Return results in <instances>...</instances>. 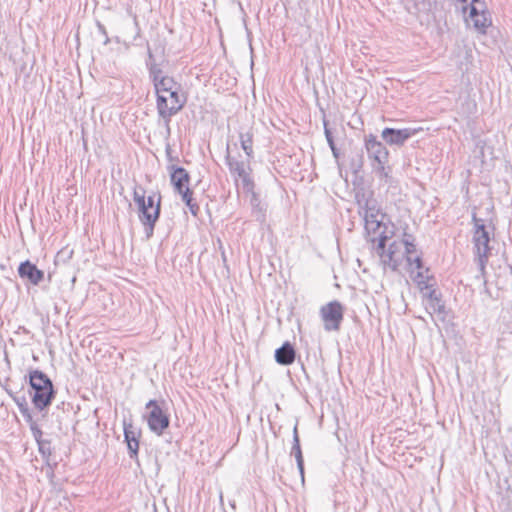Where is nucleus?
I'll use <instances>...</instances> for the list:
<instances>
[{
	"mask_svg": "<svg viewBox=\"0 0 512 512\" xmlns=\"http://www.w3.org/2000/svg\"><path fill=\"white\" fill-rule=\"evenodd\" d=\"M387 238L388 237L385 235L370 238V241L374 244L373 249L379 256L380 263L384 270H398L404 259L406 260L407 270L412 279L416 273L426 270L411 235L405 234L402 240H394L389 244L388 250H385Z\"/></svg>",
	"mask_w": 512,
	"mask_h": 512,
	"instance_id": "1",
	"label": "nucleus"
},
{
	"mask_svg": "<svg viewBox=\"0 0 512 512\" xmlns=\"http://www.w3.org/2000/svg\"><path fill=\"white\" fill-rule=\"evenodd\" d=\"M472 244L475 261L479 266V270L483 275L485 273L486 264L491 255L492 247L490 242L492 239L494 228L486 225L485 220L478 218L476 213L472 215Z\"/></svg>",
	"mask_w": 512,
	"mask_h": 512,
	"instance_id": "2",
	"label": "nucleus"
},
{
	"mask_svg": "<svg viewBox=\"0 0 512 512\" xmlns=\"http://www.w3.org/2000/svg\"><path fill=\"white\" fill-rule=\"evenodd\" d=\"M413 281L417 284L423 296V303L426 311L431 315H436L441 321L446 319V307L441 298V293L438 292L433 286V277L429 275V270L426 268L424 272H418L413 276Z\"/></svg>",
	"mask_w": 512,
	"mask_h": 512,
	"instance_id": "3",
	"label": "nucleus"
},
{
	"mask_svg": "<svg viewBox=\"0 0 512 512\" xmlns=\"http://www.w3.org/2000/svg\"><path fill=\"white\" fill-rule=\"evenodd\" d=\"M357 203L359 206V213L363 215L365 221V229L369 235L373 234L374 237L383 235V218L377 201L372 197H366L365 194H357Z\"/></svg>",
	"mask_w": 512,
	"mask_h": 512,
	"instance_id": "4",
	"label": "nucleus"
},
{
	"mask_svg": "<svg viewBox=\"0 0 512 512\" xmlns=\"http://www.w3.org/2000/svg\"><path fill=\"white\" fill-rule=\"evenodd\" d=\"M250 160H240L235 156H232L229 151V145L227 146V154L225 156V163L228 166L230 175L232 176L234 183L238 189L242 192H251L252 187H255L254 180L252 178V168L250 166Z\"/></svg>",
	"mask_w": 512,
	"mask_h": 512,
	"instance_id": "5",
	"label": "nucleus"
},
{
	"mask_svg": "<svg viewBox=\"0 0 512 512\" xmlns=\"http://www.w3.org/2000/svg\"><path fill=\"white\" fill-rule=\"evenodd\" d=\"M29 382L32 390V403L38 410L49 406L54 398L52 381L40 370H33L29 374Z\"/></svg>",
	"mask_w": 512,
	"mask_h": 512,
	"instance_id": "6",
	"label": "nucleus"
},
{
	"mask_svg": "<svg viewBox=\"0 0 512 512\" xmlns=\"http://www.w3.org/2000/svg\"><path fill=\"white\" fill-rule=\"evenodd\" d=\"M186 104V97L182 90H171L156 96V108L158 115L169 128L171 118L176 115Z\"/></svg>",
	"mask_w": 512,
	"mask_h": 512,
	"instance_id": "7",
	"label": "nucleus"
},
{
	"mask_svg": "<svg viewBox=\"0 0 512 512\" xmlns=\"http://www.w3.org/2000/svg\"><path fill=\"white\" fill-rule=\"evenodd\" d=\"M171 183L175 191L181 195L183 202L189 207L190 212L196 216L199 211V205L193 200V192L189 188L190 176L182 167H172Z\"/></svg>",
	"mask_w": 512,
	"mask_h": 512,
	"instance_id": "8",
	"label": "nucleus"
},
{
	"mask_svg": "<svg viewBox=\"0 0 512 512\" xmlns=\"http://www.w3.org/2000/svg\"><path fill=\"white\" fill-rule=\"evenodd\" d=\"M364 143L373 169L380 175H386L385 165L389 159V151L386 146L373 134L366 135Z\"/></svg>",
	"mask_w": 512,
	"mask_h": 512,
	"instance_id": "9",
	"label": "nucleus"
},
{
	"mask_svg": "<svg viewBox=\"0 0 512 512\" xmlns=\"http://www.w3.org/2000/svg\"><path fill=\"white\" fill-rule=\"evenodd\" d=\"M149 61L147 67L149 77L153 83L156 96L171 90H182L181 85L177 83L173 77L166 75L163 70L153 60V55L148 50Z\"/></svg>",
	"mask_w": 512,
	"mask_h": 512,
	"instance_id": "10",
	"label": "nucleus"
},
{
	"mask_svg": "<svg viewBox=\"0 0 512 512\" xmlns=\"http://www.w3.org/2000/svg\"><path fill=\"white\" fill-rule=\"evenodd\" d=\"M133 201L138 208L139 220L145 221L146 217L153 216V212L159 205L161 209V195L152 193L146 197V191L142 186H135L133 189Z\"/></svg>",
	"mask_w": 512,
	"mask_h": 512,
	"instance_id": "11",
	"label": "nucleus"
},
{
	"mask_svg": "<svg viewBox=\"0 0 512 512\" xmlns=\"http://www.w3.org/2000/svg\"><path fill=\"white\" fill-rule=\"evenodd\" d=\"M146 409L148 410L147 424L149 429L156 435L161 436L165 429L169 427V416L156 400H150L146 404Z\"/></svg>",
	"mask_w": 512,
	"mask_h": 512,
	"instance_id": "12",
	"label": "nucleus"
},
{
	"mask_svg": "<svg viewBox=\"0 0 512 512\" xmlns=\"http://www.w3.org/2000/svg\"><path fill=\"white\" fill-rule=\"evenodd\" d=\"M320 317L326 331H338L344 317V307L339 301H331L320 308Z\"/></svg>",
	"mask_w": 512,
	"mask_h": 512,
	"instance_id": "13",
	"label": "nucleus"
},
{
	"mask_svg": "<svg viewBox=\"0 0 512 512\" xmlns=\"http://www.w3.org/2000/svg\"><path fill=\"white\" fill-rule=\"evenodd\" d=\"M468 26H471L480 34H485L487 28L491 25L489 13L485 10L483 2L475 0L470 2L469 15L466 18Z\"/></svg>",
	"mask_w": 512,
	"mask_h": 512,
	"instance_id": "14",
	"label": "nucleus"
},
{
	"mask_svg": "<svg viewBox=\"0 0 512 512\" xmlns=\"http://www.w3.org/2000/svg\"><path fill=\"white\" fill-rule=\"evenodd\" d=\"M423 131L421 127L394 129L386 127L381 132L382 139L390 146H403L411 137Z\"/></svg>",
	"mask_w": 512,
	"mask_h": 512,
	"instance_id": "15",
	"label": "nucleus"
},
{
	"mask_svg": "<svg viewBox=\"0 0 512 512\" xmlns=\"http://www.w3.org/2000/svg\"><path fill=\"white\" fill-rule=\"evenodd\" d=\"M124 440L127 444L129 457L133 460L138 459L139 440L141 431L131 421L123 420Z\"/></svg>",
	"mask_w": 512,
	"mask_h": 512,
	"instance_id": "16",
	"label": "nucleus"
},
{
	"mask_svg": "<svg viewBox=\"0 0 512 512\" xmlns=\"http://www.w3.org/2000/svg\"><path fill=\"white\" fill-rule=\"evenodd\" d=\"M18 274L21 278L28 279L33 285H38L44 279V272L28 260L19 265Z\"/></svg>",
	"mask_w": 512,
	"mask_h": 512,
	"instance_id": "17",
	"label": "nucleus"
},
{
	"mask_svg": "<svg viewBox=\"0 0 512 512\" xmlns=\"http://www.w3.org/2000/svg\"><path fill=\"white\" fill-rule=\"evenodd\" d=\"M246 196L249 197V203L252 209V214L258 221H264L266 206L260 199L258 193L255 192V187H252L251 192H243Z\"/></svg>",
	"mask_w": 512,
	"mask_h": 512,
	"instance_id": "18",
	"label": "nucleus"
},
{
	"mask_svg": "<svg viewBox=\"0 0 512 512\" xmlns=\"http://www.w3.org/2000/svg\"><path fill=\"white\" fill-rule=\"evenodd\" d=\"M296 352L289 342H285L275 351V360L280 365H291L295 360Z\"/></svg>",
	"mask_w": 512,
	"mask_h": 512,
	"instance_id": "19",
	"label": "nucleus"
},
{
	"mask_svg": "<svg viewBox=\"0 0 512 512\" xmlns=\"http://www.w3.org/2000/svg\"><path fill=\"white\" fill-rule=\"evenodd\" d=\"M239 140L241 148L243 149L247 158L252 159L254 157L253 133L251 131L240 132Z\"/></svg>",
	"mask_w": 512,
	"mask_h": 512,
	"instance_id": "20",
	"label": "nucleus"
},
{
	"mask_svg": "<svg viewBox=\"0 0 512 512\" xmlns=\"http://www.w3.org/2000/svg\"><path fill=\"white\" fill-rule=\"evenodd\" d=\"M159 219V206L155 209L153 212V216L146 217L145 221H141L142 225L144 226L145 234L147 238L152 237L154 232V227L156 222Z\"/></svg>",
	"mask_w": 512,
	"mask_h": 512,
	"instance_id": "21",
	"label": "nucleus"
},
{
	"mask_svg": "<svg viewBox=\"0 0 512 512\" xmlns=\"http://www.w3.org/2000/svg\"><path fill=\"white\" fill-rule=\"evenodd\" d=\"M291 455H293L296 459L297 467L300 472L302 481H304V460L302 455L301 447H292Z\"/></svg>",
	"mask_w": 512,
	"mask_h": 512,
	"instance_id": "22",
	"label": "nucleus"
},
{
	"mask_svg": "<svg viewBox=\"0 0 512 512\" xmlns=\"http://www.w3.org/2000/svg\"><path fill=\"white\" fill-rule=\"evenodd\" d=\"M37 445H38V450H39L40 454L44 458L48 459L52 454L50 441L46 440V439L43 441H38Z\"/></svg>",
	"mask_w": 512,
	"mask_h": 512,
	"instance_id": "23",
	"label": "nucleus"
},
{
	"mask_svg": "<svg viewBox=\"0 0 512 512\" xmlns=\"http://www.w3.org/2000/svg\"><path fill=\"white\" fill-rule=\"evenodd\" d=\"M30 429H31L32 435H33V437H34V439L36 440L37 443H38V441H43L44 440L42 438V435H43L42 430L40 429V427L35 422H31Z\"/></svg>",
	"mask_w": 512,
	"mask_h": 512,
	"instance_id": "24",
	"label": "nucleus"
},
{
	"mask_svg": "<svg viewBox=\"0 0 512 512\" xmlns=\"http://www.w3.org/2000/svg\"><path fill=\"white\" fill-rule=\"evenodd\" d=\"M324 132H325V137H326V140H327L329 146L334 145L335 144L334 143V138L332 136L331 131L328 129L326 122H324Z\"/></svg>",
	"mask_w": 512,
	"mask_h": 512,
	"instance_id": "25",
	"label": "nucleus"
},
{
	"mask_svg": "<svg viewBox=\"0 0 512 512\" xmlns=\"http://www.w3.org/2000/svg\"><path fill=\"white\" fill-rule=\"evenodd\" d=\"M292 447H300V439L298 435L297 425L293 429V445Z\"/></svg>",
	"mask_w": 512,
	"mask_h": 512,
	"instance_id": "26",
	"label": "nucleus"
},
{
	"mask_svg": "<svg viewBox=\"0 0 512 512\" xmlns=\"http://www.w3.org/2000/svg\"><path fill=\"white\" fill-rule=\"evenodd\" d=\"M97 27H98V30L100 31V33L105 37L104 44H108L110 40H109V37L107 35L104 25L101 24L100 22H98Z\"/></svg>",
	"mask_w": 512,
	"mask_h": 512,
	"instance_id": "27",
	"label": "nucleus"
},
{
	"mask_svg": "<svg viewBox=\"0 0 512 512\" xmlns=\"http://www.w3.org/2000/svg\"><path fill=\"white\" fill-rule=\"evenodd\" d=\"M329 147L331 148L333 155H334L335 157H338V150H337V148H336L335 144H334V145H332V146H329Z\"/></svg>",
	"mask_w": 512,
	"mask_h": 512,
	"instance_id": "28",
	"label": "nucleus"
}]
</instances>
